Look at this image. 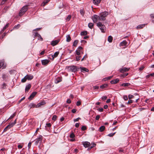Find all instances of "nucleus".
<instances>
[{
	"instance_id": "obj_40",
	"label": "nucleus",
	"mask_w": 154,
	"mask_h": 154,
	"mask_svg": "<svg viewBox=\"0 0 154 154\" xmlns=\"http://www.w3.org/2000/svg\"><path fill=\"white\" fill-rule=\"evenodd\" d=\"M26 78L25 76L21 80V82L23 83L25 82L26 81Z\"/></svg>"
},
{
	"instance_id": "obj_32",
	"label": "nucleus",
	"mask_w": 154,
	"mask_h": 154,
	"mask_svg": "<svg viewBox=\"0 0 154 154\" xmlns=\"http://www.w3.org/2000/svg\"><path fill=\"white\" fill-rule=\"evenodd\" d=\"M80 12L82 16H83L84 14H85V11L83 9H80Z\"/></svg>"
},
{
	"instance_id": "obj_17",
	"label": "nucleus",
	"mask_w": 154,
	"mask_h": 154,
	"mask_svg": "<svg viewBox=\"0 0 154 154\" xmlns=\"http://www.w3.org/2000/svg\"><path fill=\"white\" fill-rule=\"evenodd\" d=\"M101 0H93V3L95 5H97L100 2Z\"/></svg>"
},
{
	"instance_id": "obj_60",
	"label": "nucleus",
	"mask_w": 154,
	"mask_h": 154,
	"mask_svg": "<svg viewBox=\"0 0 154 154\" xmlns=\"http://www.w3.org/2000/svg\"><path fill=\"white\" fill-rule=\"evenodd\" d=\"M15 115V113H14L12 116H11L9 118V119H11L13 118Z\"/></svg>"
},
{
	"instance_id": "obj_19",
	"label": "nucleus",
	"mask_w": 154,
	"mask_h": 154,
	"mask_svg": "<svg viewBox=\"0 0 154 154\" xmlns=\"http://www.w3.org/2000/svg\"><path fill=\"white\" fill-rule=\"evenodd\" d=\"M12 127V126L10 124L7 125L4 129V131L5 132L7 130H8L10 128H11Z\"/></svg>"
},
{
	"instance_id": "obj_5",
	"label": "nucleus",
	"mask_w": 154,
	"mask_h": 154,
	"mask_svg": "<svg viewBox=\"0 0 154 154\" xmlns=\"http://www.w3.org/2000/svg\"><path fill=\"white\" fill-rule=\"evenodd\" d=\"M43 139V137L42 135H39L38 138H37L35 142V144L36 145H37L38 143H41Z\"/></svg>"
},
{
	"instance_id": "obj_33",
	"label": "nucleus",
	"mask_w": 154,
	"mask_h": 154,
	"mask_svg": "<svg viewBox=\"0 0 154 154\" xmlns=\"http://www.w3.org/2000/svg\"><path fill=\"white\" fill-rule=\"evenodd\" d=\"M130 85V84L129 83H125L122 84L121 86H128Z\"/></svg>"
},
{
	"instance_id": "obj_44",
	"label": "nucleus",
	"mask_w": 154,
	"mask_h": 154,
	"mask_svg": "<svg viewBox=\"0 0 154 154\" xmlns=\"http://www.w3.org/2000/svg\"><path fill=\"white\" fill-rule=\"evenodd\" d=\"M81 56H77L76 57V60L77 61H79L81 58Z\"/></svg>"
},
{
	"instance_id": "obj_31",
	"label": "nucleus",
	"mask_w": 154,
	"mask_h": 154,
	"mask_svg": "<svg viewBox=\"0 0 154 154\" xmlns=\"http://www.w3.org/2000/svg\"><path fill=\"white\" fill-rule=\"evenodd\" d=\"M96 146V144L95 143H93L92 144V145L91 146L89 147L88 149V150H90L91 149L94 147Z\"/></svg>"
},
{
	"instance_id": "obj_25",
	"label": "nucleus",
	"mask_w": 154,
	"mask_h": 154,
	"mask_svg": "<svg viewBox=\"0 0 154 154\" xmlns=\"http://www.w3.org/2000/svg\"><path fill=\"white\" fill-rule=\"evenodd\" d=\"M66 41L68 42H69L71 40V38L69 35H68L66 36Z\"/></svg>"
},
{
	"instance_id": "obj_3",
	"label": "nucleus",
	"mask_w": 154,
	"mask_h": 154,
	"mask_svg": "<svg viewBox=\"0 0 154 154\" xmlns=\"http://www.w3.org/2000/svg\"><path fill=\"white\" fill-rule=\"evenodd\" d=\"M108 14V13L107 12L105 11L104 12L100 13L99 14L100 19L102 20H105L106 19V17Z\"/></svg>"
},
{
	"instance_id": "obj_28",
	"label": "nucleus",
	"mask_w": 154,
	"mask_h": 154,
	"mask_svg": "<svg viewBox=\"0 0 154 154\" xmlns=\"http://www.w3.org/2000/svg\"><path fill=\"white\" fill-rule=\"evenodd\" d=\"M108 85L107 84H105L100 86V88L102 89H104L107 87Z\"/></svg>"
},
{
	"instance_id": "obj_43",
	"label": "nucleus",
	"mask_w": 154,
	"mask_h": 154,
	"mask_svg": "<svg viewBox=\"0 0 154 154\" xmlns=\"http://www.w3.org/2000/svg\"><path fill=\"white\" fill-rule=\"evenodd\" d=\"M69 137L71 138H73L75 137V135L74 134V133L73 132H72L70 134Z\"/></svg>"
},
{
	"instance_id": "obj_34",
	"label": "nucleus",
	"mask_w": 154,
	"mask_h": 154,
	"mask_svg": "<svg viewBox=\"0 0 154 154\" xmlns=\"http://www.w3.org/2000/svg\"><path fill=\"white\" fill-rule=\"evenodd\" d=\"M78 41L77 40H75L73 43V46L76 47L78 43Z\"/></svg>"
},
{
	"instance_id": "obj_55",
	"label": "nucleus",
	"mask_w": 154,
	"mask_h": 154,
	"mask_svg": "<svg viewBox=\"0 0 154 154\" xmlns=\"http://www.w3.org/2000/svg\"><path fill=\"white\" fill-rule=\"evenodd\" d=\"M77 111V109H72L71 111L73 113H75Z\"/></svg>"
},
{
	"instance_id": "obj_16",
	"label": "nucleus",
	"mask_w": 154,
	"mask_h": 154,
	"mask_svg": "<svg viewBox=\"0 0 154 154\" xmlns=\"http://www.w3.org/2000/svg\"><path fill=\"white\" fill-rule=\"evenodd\" d=\"M96 16V15H94L92 18V19L94 23H96L97 21V17Z\"/></svg>"
},
{
	"instance_id": "obj_22",
	"label": "nucleus",
	"mask_w": 154,
	"mask_h": 154,
	"mask_svg": "<svg viewBox=\"0 0 154 154\" xmlns=\"http://www.w3.org/2000/svg\"><path fill=\"white\" fill-rule=\"evenodd\" d=\"M31 88V85L30 84H29L28 85H27L26 87L25 88V91H28Z\"/></svg>"
},
{
	"instance_id": "obj_50",
	"label": "nucleus",
	"mask_w": 154,
	"mask_h": 154,
	"mask_svg": "<svg viewBox=\"0 0 154 154\" xmlns=\"http://www.w3.org/2000/svg\"><path fill=\"white\" fill-rule=\"evenodd\" d=\"M100 117V115H97L95 117V119L97 120H98Z\"/></svg>"
},
{
	"instance_id": "obj_27",
	"label": "nucleus",
	"mask_w": 154,
	"mask_h": 154,
	"mask_svg": "<svg viewBox=\"0 0 154 154\" xmlns=\"http://www.w3.org/2000/svg\"><path fill=\"white\" fill-rule=\"evenodd\" d=\"M36 105L34 103H31L29 104V106L30 107V108L34 107L36 108Z\"/></svg>"
},
{
	"instance_id": "obj_48",
	"label": "nucleus",
	"mask_w": 154,
	"mask_h": 154,
	"mask_svg": "<svg viewBox=\"0 0 154 154\" xmlns=\"http://www.w3.org/2000/svg\"><path fill=\"white\" fill-rule=\"evenodd\" d=\"M71 18V16L70 15H69L66 17V20L67 21H69Z\"/></svg>"
},
{
	"instance_id": "obj_1",
	"label": "nucleus",
	"mask_w": 154,
	"mask_h": 154,
	"mask_svg": "<svg viewBox=\"0 0 154 154\" xmlns=\"http://www.w3.org/2000/svg\"><path fill=\"white\" fill-rule=\"evenodd\" d=\"M97 25L99 28L102 32L104 33L105 32L106 27L104 25L102 24L101 23L99 22L97 23Z\"/></svg>"
},
{
	"instance_id": "obj_56",
	"label": "nucleus",
	"mask_w": 154,
	"mask_h": 154,
	"mask_svg": "<svg viewBox=\"0 0 154 154\" xmlns=\"http://www.w3.org/2000/svg\"><path fill=\"white\" fill-rule=\"evenodd\" d=\"M6 84L5 83H4L3 84L2 87V88L3 89L5 88H6Z\"/></svg>"
},
{
	"instance_id": "obj_8",
	"label": "nucleus",
	"mask_w": 154,
	"mask_h": 154,
	"mask_svg": "<svg viewBox=\"0 0 154 154\" xmlns=\"http://www.w3.org/2000/svg\"><path fill=\"white\" fill-rule=\"evenodd\" d=\"M37 93L36 92H33L31 94V95L29 97L28 99L29 100H32L35 97V96L36 95Z\"/></svg>"
},
{
	"instance_id": "obj_24",
	"label": "nucleus",
	"mask_w": 154,
	"mask_h": 154,
	"mask_svg": "<svg viewBox=\"0 0 154 154\" xmlns=\"http://www.w3.org/2000/svg\"><path fill=\"white\" fill-rule=\"evenodd\" d=\"M145 26V24H141L138 25L136 27L137 29H139L142 28Z\"/></svg>"
},
{
	"instance_id": "obj_61",
	"label": "nucleus",
	"mask_w": 154,
	"mask_h": 154,
	"mask_svg": "<svg viewBox=\"0 0 154 154\" xmlns=\"http://www.w3.org/2000/svg\"><path fill=\"white\" fill-rule=\"evenodd\" d=\"M80 119H81L80 118H78L74 119V122H77V121H79V120Z\"/></svg>"
},
{
	"instance_id": "obj_41",
	"label": "nucleus",
	"mask_w": 154,
	"mask_h": 154,
	"mask_svg": "<svg viewBox=\"0 0 154 154\" xmlns=\"http://www.w3.org/2000/svg\"><path fill=\"white\" fill-rule=\"evenodd\" d=\"M38 40H40L41 41H43V38L41 36V35L40 34H39V35H38Z\"/></svg>"
},
{
	"instance_id": "obj_62",
	"label": "nucleus",
	"mask_w": 154,
	"mask_h": 154,
	"mask_svg": "<svg viewBox=\"0 0 154 154\" xmlns=\"http://www.w3.org/2000/svg\"><path fill=\"white\" fill-rule=\"evenodd\" d=\"M98 110L100 112H102L103 111V109L102 108H99Z\"/></svg>"
},
{
	"instance_id": "obj_12",
	"label": "nucleus",
	"mask_w": 154,
	"mask_h": 154,
	"mask_svg": "<svg viewBox=\"0 0 154 154\" xmlns=\"http://www.w3.org/2000/svg\"><path fill=\"white\" fill-rule=\"evenodd\" d=\"M50 60H42V63L43 65H46L48 64Z\"/></svg>"
},
{
	"instance_id": "obj_46",
	"label": "nucleus",
	"mask_w": 154,
	"mask_h": 154,
	"mask_svg": "<svg viewBox=\"0 0 154 154\" xmlns=\"http://www.w3.org/2000/svg\"><path fill=\"white\" fill-rule=\"evenodd\" d=\"M86 127L85 126H83L82 127L81 129L82 131H85L86 130Z\"/></svg>"
},
{
	"instance_id": "obj_14",
	"label": "nucleus",
	"mask_w": 154,
	"mask_h": 154,
	"mask_svg": "<svg viewBox=\"0 0 154 154\" xmlns=\"http://www.w3.org/2000/svg\"><path fill=\"white\" fill-rule=\"evenodd\" d=\"M119 81V80L118 79H113L111 81L110 83L111 84H115L118 83Z\"/></svg>"
},
{
	"instance_id": "obj_38",
	"label": "nucleus",
	"mask_w": 154,
	"mask_h": 154,
	"mask_svg": "<svg viewBox=\"0 0 154 154\" xmlns=\"http://www.w3.org/2000/svg\"><path fill=\"white\" fill-rule=\"evenodd\" d=\"M76 54L78 55L80 54L81 51L79 50H77L75 51Z\"/></svg>"
},
{
	"instance_id": "obj_47",
	"label": "nucleus",
	"mask_w": 154,
	"mask_h": 154,
	"mask_svg": "<svg viewBox=\"0 0 154 154\" xmlns=\"http://www.w3.org/2000/svg\"><path fill=\"white\" fill-rule=\"evenodd\" d=\"M113 75L107 77L105 78V79H106L107 80H109L110 79H111L113 77Z\"/></svg>"
},
{
	"instance_id": "obj_13",
	"label": "nucleus",
	"mask_w": 154,
	"mask_h": 154,
	"mask_svg": "<svg viewBox=\"0 0 154 154\" xmlns=\"http://www.w3.org/2000/svg\"><path fill=\"white\" fill-rule=\"evenodd\" d=\"M6 65H4V60H2L0 62V68H1L2 66H3V69L5 68L6 67Z\"/></svg>"
},
{
	"instance_id": "obj_59",
	"label": "nucleus",
	"mask_w": 154,
	"mask_h": 154,
	"mask_svg": "<svg viewBox=\"0 0 154 154\" xmlns=\"http://www.w3.org/2000/svg\"><path fill=\"white\" fill-rule=\"evenodd\" d=\"M46 125L48 127H50L51 126V124L50 123L46 124Z\"/></svg>"
},
{
	"instance_id": "obj_39",
	"label": "nucleus",
	"mask_w": 154,
	"mask_h": 154,
	"mask_svg": "<svg viewBox=\"0 0 154 154\" xmlns=\"http://www.w3.org/2000/svg\"><path fill=\"white\" fill-rule=\"evenodd\" d=\"M8 77V76L6 74H4L2 75V78L3 79H6Z\"/></svg>"
},
{
	"instance_id": "obj_51",
	"label": "nucleus",
	"mask_w": 154,
	"mask_h": 154,
	"mask_svg": "<svg viewBox=\"0 0 154 154\" xmlns=\"http://www.w3.org/2000/svg\"><path fill=\"white\" fill-rule=\"evenodd\" d=\"M107 98V97L106 96H103L102 97V99L103 100H104L106 99Z\"/></svg>"
},
{
	"instance_id": "obj_4",
	"label": "nucleus",
	"mask_w": 154,
	"mask_h": 154,
	"mask_svg": "<svg viewBox=\"0 0 154 154\" xmlns=\"http://www.w3.org/2000/svg\"><path fill=\"white\" fill-rule=\"evenodd\" d=\"M68 69L70 71L74 72H75L77 71V67L74 66H69Z\"/></svg>"
},
{
	"instance_id": "obj_30",
	"label": "nucleus",
	"mask_w": 154,
	"mask_h": 154,
	"mask_svg": "<svg viewBox=\"0 0 154 154\" xmlns=\"http://www.w3.org/2000/svg\"><path fill=\"white\" fill-rule=\"evenodd\" d=\"M94 26V24L93 23H90L88 24V27L90 29H92Z\"/></svg>"
},
{
	"instance_id": "obj_42",
	"label": "nucleus",
	"mask_w": 154,
	"mask_h": 154,
	"mask_svg": "<svg viewBox=\"0 0 154 154\" xmlns=\"http://www.w3.org/2000/svg\"><path fill=\"white\" fill-rule=\"evenodd\" d=\"M20 26L19 24H18L17 25H15L14 26L13 29H18L20 27Z\"/></svg>"
},
{
	"instance_id": "obj_18",
	"label": "nucleus",
	"mask_w": 154,
	"mask_h": 154,
	"mask_svg": "<svg viewBox=\"0 0 154 154\" xmlns=\"http://www.w3.org/2000/svg\"><path fill=\"white\" fill-rule=\"evenodd\" d=\"M59 53V51H57L54 53V55H52V57L53 59L55 57H57Z\"/></svg>"
},
{
	"instance_id": "obj_36",
	"label": "nucleus",
	"mask_w": 154,
	"mask_h": 154,
	"mask_svg": "<svg viewBox=\"0 0 154 154\" xmlns=\"http://www.w3.org/2000/svg\"><path fill=\"white\" fill-rule=\"evenodd\" d=\"M9 25V23H7L5 26L3 28L2 31H4L8 27Z\"/></svg>"
},
{
	"instance_id": "obj_64",
	"label": "nucleus",
	"mask_w": 154,
	"mask_h": 154,
	"mask_svg": "<svg viewBox=\"0 0 154 154\" xmlns=\"http://www.w3.org/2000/svg\"><path fill=\"white\" fill-rule=\"evenodd\" d=\"M144 68V66H141V67H140L139 68V70L140 71H142V70Z\"/></svg>"
},
{
	"instance_id": "obj_26",
	"label": "nucleus",
	"mask_w": 154,
	"mask_h": 154,
	"mask_svg": "<svg viewBox=\"0 0 154 154\" xmlns=\"http://www.w3.org/2000/svg\"><path fill=\"white\" fill-rule=\"evenodd\" d=\"M112 39H113V38L110 35L108 36V41L109 42H112Z\"/></svg>"
},
{
	"instance_id": "obj_57",
	"label": "nucleus",
	"mask_w": 154,
	"mask_h": 154,
	"mask_svg": "<svg viewBox=\"0 0 154 154\" xmlns=\"http://www.w3.org/2000/svg\"><path fill=\"white\" fill-rule=\"evenodd\" d=\"M123 98L125 100H126L128 99V97L126 95H124L123 97Z\"/></svg>"
},
{
	"instance_id": "obj_63",
	"label": "nucleus",
	"mask_w": 154,
	"mask_h": 154,
	"mask_svg": "<svg viewBox=\"0 0 154 154\" xmlns=\"http://www.w3.org/2000/svg\"><path fill=\"white\" fill-rule=\"evenodd\" d=\"M31 144L32 143L31 142H29V143L28 146L29 149L30 148L31 145Z\"/></svg>"
},
{
	"instance_id": "obj_21",
	"label": "nucleus",
	"mask_w": 154,
	"mask_h": 154,
	"mask_svg": "<svg viewBox=\"0 0 154 154\" xmlns=\"http://www.w3.org/2000/svg\"><path fill=\"white\" fill-rule=\"evenodd\" d=\"M81 71L82 72H88V70L85 67H81Z\"/></svg>"
},
{
	"instance_id": "obj_54",
	"label": "nucleus",
	"mask_w": 154,
	"mask_h": 154,
	"mask_svg": "<svg viewBox=\"0 0 154 154\" xmlns=\"http://www.w3.org/2000/svg\"><path fill=\"white\" fill-rule=\"evenodd\" d=\"M81 102L80 101H78L77 102L76 105L77 106H79L81 104Z\"/></svg>"
},
{
	"instance_id": "obj_10",
	"label": "nucleus",
	"mask_w": 154,
	"mask_h": 154,
	"mask_svg": "<svg viewBox=\"0 0 154 154\" xmlns=\"http://www.w3.org/2000/svg\"><path fill=\"white\" fill-rule=\"evenodd\" d=\"M82 144L85 147H88L90 145V143L88 141L83 142Z\"/></svg>"
},
{
	"instance_id": "obj_20",
	"label": "nucleus",
	"mask_w": 154,
	"mask_h": 154,
	"mask_svg": "<svg viewBox=\"0 0 154 154\" xmlns=\"http://www.w3.org/2000/svg\"><path fill=\"white\" fill-rule=\"evenodd\" d=\"M12 127V126L10 124L7 125L4 129V131L5 132L7 130H8L10 128H11Z\"/></svg>"
},
{
	"instance_id": "obj_23",
	"label": "nucleus",
	"mask_w": 154,
	"mask_h": 154,
	"mask_svg": "<svg viewBox=\"0 0 154 154\" xmlns=\"http://www.w3.org/2000/svg\"><path fill=\"white\" fill-rule=\"evenodd\" d=\"M49 1L48 0H44V1L42 4V5L44 6Z\"/></svg>"
},
{
	"instance_id": "obj_35",
	"label": "nucleus",
	"mask_w": 154,
	"mask_h": 154,
	"mask_svg": "<svg viewBox=\"0 0 154 154\" xmlns=\"http://www.w3.org/2000/svg\"><path fill=\"white\" fill-rule=\"evenodd\" d=\"M87 34V32L86 31H84L81 32V35H84Z\"/></svg>"
},
{
	"instance_id": "obj_52",
	"label": "nucleus",
	"mask_w": 154,
	"mask_h": 154,
	"mask_svg": "<svg viewBox=\"0 0 154 154\" xmlns=\"http://www.w3.org/2000/svg\"><path fill=\"white\" fill-rule=\"evenodd\" d=\"M115 133H116L115 132V133H110V134H109L108 135V136H109V137H112L113 135H114L115 134Z\"/></svg>"
},
{
	"instance_id": "obj_11",
	"label": "nucleus",
	"mask_w": 154,
	"mask_h": 154,
	"mask_svg": "<svg viewBox=\"0 0 154 154\" xmlns=\"http://www.w3.org/2000/svg\"><path fill=\"white\" fill-rule=\"evenodd\" d=\"M27 80H31L33 78V76L31 75H27L25 76Z\"/></svg>"
},
{
	"instance_id": "obj_45",
	"label": "nucleus",
	"mask_w": 154,
	"mask_h": 154,
	"mask_svg": "<svg viewBox=\"0 0 154 154\" xmlns=\"http://www.w3.org/2000/svg\"><path fill=\"white\" fill-rule=\"evenodd\" d=\"M57 116L56 115H54L53 116V117H52V119L53 120H54V121H55L56 119H57Z\"/></svg>"
},
{
	"instance_id": "obj_53",
	"label": "nucleus",
	"mask_w": 154,
	"mask_h": 154,
	"mask_svg": "<svg viewBox=\"0 0 154 154\" xmlns=\"http://www.w3.org/2000/svg\"><path fill=\"white\" fill-rule=\"evenodd\" d=\"M134 97V96L133 95L130 94L128 95V98L129 99L133 98Z\"/></svg>"
},
{
	"instance_id": "obj_2",
	"label": "nucleus",
	"mask_w": 154,
	"mask_h": 154,
	"mask_svg": "<svg viewBox=\"0 0 154 154\" xmlns=\"http://www.w3.org/2000/svg\"><path fill=\"white\" fill-rule=\"evenodd\" d=\"M28 5H26L22 7L19 13V16H22L25 13L28 9Z\"/></svg>"
},
{
	"instance_id": "obj_6",
	"label": "nucleus",
	"mask_w": 154,
	"mask_h": 154,
	"mask_svg": "<svg viewBox=\"0 0 154 154\" xmlns=\"http://www.w3.org/2000/svg\"><path fill=\"white\" fill-rule=\"evenodd\" d=\"M46 104L45 101L44 100L38 103L36 106V108H39Z\"/></svg>"
},
{
	"instance_id": "obj_49",
	"label": "nucleus",
	"mask_w": 154,
	"mask_h": 154,
	"mask_svg": "<svg viewBox=\"0 0 154 154\" xmlns=\"http://www.w3.org/2000/svg\"><path fill=\"white\" fill-rule=\"evenodd\" d=\"M96 16L97 17V21L98 20H101L100 19V15L99 16L96 15Z\"/></svg>"
},
{
	"instance_id": "obj_58",
	"label": "nucleus",
	"mask_w": 154,
	"mask_h": 154,
	"mask_svg": "<svg viewBox=\"0 0 154 154\" xmlns=\"http://www.w3.org/2000/svg\"><path fill=\"white\" fill-rule=\"evenodd\" d=\"M133 102V101L131 100H130H130H129L128 101V104H130L131 103H132Z\"/></svg>"
},
{
	"instance_id": "obj_29",
	"label": "nucleus",
	"mask_w": 154,
	"mask_h": 154,
	"mask_svg": "<svg viewBox=\"0 0 154 154\" xmlns=\"http://www.w3.org/2000/svg\"><path fill=\"white\" fill-rule=\"evenodd\" d=\"M105 128V127L104 126H101L99 128V130L100 132L103 131Z\"/></svg>"
},
{
	"instance_id": "obj_7",
	"label": "nucleus",
	"mask_w": 154,
	"mask_h": 154,
	"mask_svg": "<svg viewBox=\"0 0 154 154\" xmlns=\"http://www.w3.org/2000/svg\"><path fill=\"white\" fill-rule=\"evenodd\" d=\"M60 41L59 39L53 41H52L51 44L53 46H54L58 43Z\"/></svg>"
},
{
	"instance_id": "obj_15",
	"label": "nucleus",
	"mask_w": 154,
	"mask_h": 154,
	"mask_svg": "<svg viewBox=\"0 0 154 154\" xmlns=\"http://www.w3.org/2000/svg\"><path fill=\"white\" fill-rule=\"evenodd\" d=\"M127 44V42L125 40H124L122 42H121L120 44V46H125Z\"/></svg>"
},
{
	"instance_id": "obj_37",
	"label": "nucleus",
	"mask_w": 154,
	"mask_h": 154,
	"mask_svg": "<svg viewBox=\"0 0 154 154\" xmlns=\"http://www.w3.org/2000/svg\"><path fill=\"white\" fill-rule=\"evenodd\" d=\"M17 119H16L14 122L10 123V125L12 126V127L16 123Z\"/></svg>"
},
{
	"instance_id": "obj_9",
	"label": "nucleus",
	"mask_w": 154,
	"mask_h": 154,
	"mask_svg": "<svg viewBox=\"0 0 154 154\" xmlns=\"http://www.w3.org/2000/svg\"><path fill=\"white\" fill-rule=\"evenodd\" d=\"M129 68L126 67H123L119 69L120 72L122 73H123L125 72L128 71L129 70Z\"/></svg>"
}]
</instances>
